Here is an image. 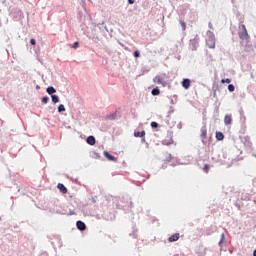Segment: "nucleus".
Segmentation results:
<instances>
[{
	"mask_svg": "<svg viewBox=\"0 0 256 256\" xmlns=\"http://www.w3.org/2000/svg\"><path fill=\"white\" fill-rule=\"evenodd\" d=\"M239 30H240L238 32L239 39L248 41L250 39V36L248 34L246 26L245 25L239 26Z\"/></svg>",
	"mask_w": 256,
	"mask_h": 256,
	"instance_id": "f257e3e1",
	"label": "nucleus"
},
{
	"mask_svg": "<svg viewBox=\"0 0 256 256\" xmlns=\"http://www.w3.org/2000/svg\"><path fill=\"white\" fill-rule=\"evenodd\" d=\"M179 239H180V233H175V234L171 235V236L168 238V242H169V243H174V242L179 241Z\"/></svg>",
	"mask_w": 256,
	"mask_h": 256,
	"instance_id": "f03ea898",
	"label": "nucleus"
},
{
	"mask_svg": "<svg viewBox=\"0 0 256 256\" xmlns=\"http://www.w3.org/2000/svg\"><path fill=\"white\" fill-rule=\"evenodd\" d=\"M76 227H78V230L85 231L86 230V224L82 222L81 220H78L76 222Z\"/></svg>",
	"mask_w": 256,
	"mask_h": 256,
	"instance_id": "7ed1b4c3",
	"label": "nucleus"
},
{
	"mask_svg": "<svg viewBox=\"0 0 256 256\" xmlns=\"http://www.w3.org/2000/svg\"><path fill=\"white\" fill-rule=\"evenodd\" d=\"M182 87L188 90L191 87V80L190 79H183Z\"/></svg>",
	"mask_w": 256,
	"mask_h": 256,
	"instance_id": "20e7f679",
	"label": "nucleus"
},
{
	"mask_svg": "<svg viewBox=\"0 0 256 256\" xmlns=\"http://www.w3.org/2000/svg\"><path fill=\"white\" fill-rule=\"evenodd\" d=\"M232 122H233V118L231 117V115L229 114L225 115V118H224L225 125L229 126L231 125Z\"/></svg>",
	"mask_w": 256,
	"mask_h": 256,
	"instance_id": "39448f33",
	"label": "nucleus"
},
{
	"mask_svg": "<svg viewBox=\"0 0 256 256\" xmlns=\"http://www.w3.org/2000/svg\"><path fill=\"white\" fill-rule=\"evenodd\" d=\"M57 188H58L59 191H60L61 193H63V194L68 193V189H67V188L65 187V185L62 184V183H58Z\"/></svg>",
	"mask_w": 256,
	"mask_h": 256,
	"instance_id": "423d86ee",
	"label": "nucleus"
},
{
	"mask_svg": "<svg viewBox=\"0 0 256 256\" xmlns=\"http://www.w3.org/2000/svg\"><path fill=\"white\" fill-rule=\"evenodd\" d=\"M207 45L210 49H214L215 48V39L213 37H210L207 40Z\"/></svg>",
	"mask_w": 256,
	"mask_h": 256,
	"instance_id": "0eeeda50",
	"label": "nucleus"
},
{
	"mask_svg": "<svg viewBox=\"0 0 256 256\" xmlns=\"http://www.w3.org/2000/svg\"><path fill=\"white\" fill-rule=\"evenodd\" d=\"M104 156L109 160V161H113L116 162L117 158L114 157L113 155L109 154V152H104Z\"/></svg>",
	"mask_w": 256,
	"mask_h": 256,
	"instance_id": "6e6552de",
	"label": "nucleus"
},
{
	"mask_svg": "<svg viewBox=\"0 0 256 256\" xmlns=\"http://www.w3.org/2000/svg\"><path fill=\"white\" fill-rule=\"evenodd\" d=\"M206 136H207V128L206 126H204L200 129V137L206 138Z\"/></svg>",
	"mask_w": 256,
	"mask_h": 256,
	"instance_id": "1a4fd4ad",
	"label": "nucleus"
},
{
	"mask_svg": "<svg viewBox=\"0 0 256 256\" xmlns=\"http://www.w3.org/2000/svg\"><path fill=\"white\" fill-rule=\"evenodd\" d=\"M145 134L146 132L143 130L142 132H134V136L143 138V142H145Z\"/></svg>",
	"mask_w": 256,
	"mask_h": 256,
	"instance_id": "9d476101",
	"label": "nucleus"
},
{
	"mask_svg": "<svg viewBox=\"0 0 256 256\" xmlns=\"http://www.w3.org/2000/svg\"><path fill=\"white\" fill-rule=\"evenodd\" d=\"M87 143H88L89 145L93 146V145L96 143V140H95V138H94L93 136H89V137L87 138Z\"/></svg>",
	"mask_w": 256,
	"mask_h": 256,
	"instance_id": "9b49d317",
	"label": "nucleus"
},
{
	"mask_svg": "<svg viewBox=\"0 0 256 256\" xmlns=\"http://www.w3.org/2000/svg\"><path fill=\"white\" fill-rule=\"evenodd\" d=\"M154 82L157 83V84L164 85L163 79L159 75L154 78Z\"/></svg>",
	"mask_w": 256,
	"mask_h": 256,
	"instance_id": "f8f14e48",
	"label": "nucleus"
},
{
	"mask_svg": "<svg viewBox=\"0 0 256 256\" xmlns=\"http://www.w3.org/2000/svg\"><path fill=\"white\" fill-rule=\"evenodd\" d=\"M46 91H47V93H48L49 95H53L54 93L57 92L54 87H48Z\"/></svg>",
	"mask_w": 256,
	"mask_h": 256,
	"instance_id": "ddd939ff",
	"label": "nucleus"
},
{
	"mask_svg": "<svg viewBox=\"0 0 256 256\" xmlns=\"http://www.w3.org/2000/svg\"><path fill=\"white\" fill-rule=\"evenodd\" d=\"M51 98L54 104H57L60 102V98L57 95H52Z\"/></svg>",
	"mask_w": 256,
	"mask_h": 256,
	"instance_id": "4468645a",
	"label": "nucleus"
},
{
	"mask_svg": "<svg viewBox=\"0 0 256 256\" xmlns=\"http://www.w3.org/2000/svg\"><path fill=\"white\" fill-rule=\"evenodd\" d=\"M65 111H66L65 105L64 104H60L58 106V112L62 113V112H65Z\"/></svg>",
	"mask_w": 256,
	"mask_h": 256,
	"instance_id": "2eb2a0df",
	"label": "nucleus"
},
{
	"mask_svg": "<svg viewBox=\"0 0 256 256\" xmlns=\"http://www.w3.org/2000/svg\"><path fill=\"white\" fill-rule=\"evenodd\" d=\"M216 138H217V140H219V141L223 140V139H224L223 133H222V132H217V133H216Z\"/></svg>",
	"mask_w": 256,
	"mask_h": 256,
	"instance_id": "dca6fc26",
	"label": "nucleus"
},
{
	"mask_svg": "<svg viewBox=\"0 0 256 256\" xmlns=\"http://www.w3.org/2000/svg\"><path fill=\"white\" fill-rule=\"evenodd\" d=\"M179 23H180V25H181L182 31H185V30H186V27H187L186 22L180 20Z\"/></svg>",
	"mask_w": 256,
	"mask_h": 256,
	"instance_id": "f3484780",
	"label": "nucleus"
},
{
	"mask_svg": "<svg viewBox=\"0 0 256 256\" xmlns=\"http://www.w3.org/2000/svg\"><path fill=\"white\" fill-rule=\"evenodd\" d=\"M160 94V90L158 88H155L152 90V95L153 96H158Z\"/></svg>",
	"mask_w": 256,
	"mask_h": 256,
	"instance_id": "a211bd4d",
	"label": "nucleus"
},
{
	"mask_svg": "<svg viewBox=\"0 0 256 256\" xmlns=\"http://www.w3.org/2000/svg\"><path fill=\"white\" fill-rule=\"evenodd\" d=\"M109 120H116L117 119V113H113L111 115L108 116Z\"/></svg>",
	"mask_w": 256,
	"mask_h": 256,
	"instance_id": "6ab92c4d",
	"label": "nucleus"
},
{
	"mask_svg": "<svg viewBox=\"0 0 256 256\" xmlns=\"http://www.w3.org/2000/svg\"><path fill=\"white\" fill-rule=\"evenodd\" d=\"M209 170H210L209 164H205L204 167H203V171H204L205 173H208Z\"/></svg>",
	"mask_w": 256,
	"mask_h": 256,
	"instance_id": "aec40b11",
	"label": "nucleus"
},
{
	"mask_svg": "<svg viewBox=\"0 0 256 256\" xmlns=\"http://www.w3.org/2000/svg\"><path fill=\"white\" fill-rule=\"evenodd\" d=\"M133 56H134V58H139L141 56V54L138 50H136V51H134Z\"/></svg>",
	"mask_w": 256,
	"mask_h": 256,
	"instance_id": "412c9836",
	"label": "nucleus"
},
{
	"mask_svg": "<svg viewBox=\"0 0 256 256\" xmlns=\"http://www.w3.org/2000/svg\"><path fill=\"white\" fill-rule=\"evenodd\" d=\"M228 90L230 92H234L235 91V86L233 84L228 85Z\"/></svg>",
	"mask_w": 256,
	"mask_h": 256,
	"instance_id": "4be33fe9",
	"label": "nucleus"
},
{
	"mask_svg": "<svg viewBox=\"0 0 256 256\" xmlns=\"http://www.w3.org/2000/svg\"><path fill=\"white\" fill-rule=\"evenodd\" d=\"M42 103H43V104L49 103V97H43V98H42Z\"/></svg>",
	"mask_w": 256,
	"mask_h": 256,
	"instance_id": "5701e85b",
	"label": "nucleus"
},
{
	"mask_svg": "<svg viewBox=\"0 0 256 256\" xmlns=\"http://www.w3.org/2000/svg\"><path fill=\"white\" fill-rule=\"evenodd\" d=\"M151 127L153 128V129H156V128H158V123L157 122H151Z\"/></svg>",
	"mask_w": 256,
	"mask_h": 256,
	"instance_id": "b1692460",
	"label": "nucleus"
},
{
	"mask_svg": "<svg viewBox=\"0 0 256 256\" xmlns=\"http://www.w3.org/2000/svg\"><path fill=\"white\" fill-rule=\"evenodd\" d=\"M221 83H223V84H224V83H228V84H229V83H231V79H229V78H227V79H222V80H221Z\"/></svg>",
	"mask_w": 256,
	"mask_h": 256,
	"instance_id": "393cba45",
	"label": "nucleus"
},
{
	"mask_svg": "<svg viewBox=\"0 0 256 256\" xmlns=\"http://www.w3.org/2000/svg\"><path fill=\"white\" fill-rule=\"evenodd\" d=\"M72 47L73 49H77L79 47V42H74Z\"/></svg>",
	"mask_w": 256,
	"mask_h": 256,
	"instance_id": "a878e982",
	"label": "nucleus"
},
{
	"mask_svg": "<svg viewBox=\"0 0 256 256\" xmlns=\"http://www.w3.org/2000/svg\"><path fill=\"white\" fill-rule=\"evenodd\" d=\"M30 43H31V45L35 46L36 45V40L35 39H31Z\"/></svg>",
	"mask_w": 256,
	"mask_h": 256,
	"instance_id": "bb28decb",
	"label": "nucleus"
},
{
	"mask_svg": "<svg viewBox=\"0 0 256 256\" xmlns=\"http://www.w3.org/2000/svg\"><path fill=\"white\" fill-rule=\"evenodd\" d=\"M135 3V0H128L129 5H133Z\"/></svg>",
	"mask_w": 256,
	"mask_h": 256,
	"instance_id": "cd10ccee",
	"label": "nucleus"
},
{
	"mask_svg": "<svg viewBox=\"0 0 256 256\" xmlns=\"http://www.w3.org/2000/svg\"><path fill=\"white\" fill-rule=\"evenodd\" d=\"M253 256H256V250L253 251Z\"/></svg>",
	"mask_w": 256,
	"mask_h": 256,
	"instance_id": "c85d7f7f",
	"label": "nucleus"
},
{
	"mask_svg": "<svg viewBox=\"0 0 256 256\" xmlns=\"http://www.w3.org/2000/svg\"><path fill=\"white\" fill-rule=\"evenodd\" d=\"M222 240H224V234H222Z\"/></svg>",
	"mask_w": 256,
	"mask_h": 256,
	"instance_id": "c756f323",
	"label": "nucleus"
}]
</instances>
